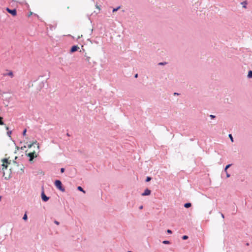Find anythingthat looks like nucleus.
Instances as JSON below:
<instances>
[{
    "label": "nucleus",
    "mask_w": 252,
    "mask_h": 252,
    "mask_svg": "<svg viewBox=\"0 0 252 252\" xmlns=\"http://www.w3.org/2000/svg\"><path fill=\"white\" fill-rule=\"evenodd\" d=\"M8 75L9 76H11V77H12L13 76V74L12 71L9 72L8 73Z\"/></svg>",
    "instance_id": "obj_14"
},
{
    "label": "nucleus",
    "mask_w": 252,
    "mask_h": 252,
    "mask_svg": "<svg viewBox=\"0 0 252 252\" xmlns=\"http://www.w3.org/2000/svg\"><path fill=\"white\" fill-rule=\"evenodd\" d=\"M56 187L61 191L63 192L65 191L64 189L62 187V184L60 180H56L55 182Z\"/></svg>",
    "instance_id": "obj_2"
},
{
    "label": "nucleus",
    "mask_w": 252,
    "mask_h": 252,
    "mask_svg": "<svg viewBox=\"0 0 252 252\" xmlns=\"http://www.w3.org/2000/svg\"><path fill=\"white\" fill-rule=\"evenodd\" d=\"M79 49V47L77 45L73 46L71 49L70 52L71 53H73L74 52L77 51Z\"/></svg>",
    "instance_id": "obj_5"
},
{
    "label": "nucleus",
    "mask_w": 252,
    "mask_h": 252,
    "mask_svg": "<svg viewBox=\"0 0 252 252\" xmlns=\"http://www.w3.org/2000/svg\"><path fill=\"white\" fill-rule=\"evenodd\" d=\"M8 134H10L11 133V131H9L7 132Z\"/></svg>",
    "instance_id": "obj_33"
},
{
    "label": "nucleus",
    "mask_w": 252,
    "mask_h": 252,
    "mask_svg": "<svg viewBox=\"0 0 252 252\" xmlns=\"http://www.w3.org/2000/svg\"><path fill=\"white\" fill-rule=\"evenodd\" d=\"M210 117H211L212 118H215V116L211 115H210Z\"/></svg>",
    "instance_id": "obj_29"
},
{
    "label": "nucleus",
    "mask_w": 252,
    "mask_h": 252,
    "mask_svg": "<svg viewBox=\"0 0 252 252\" xmlns=\"http://www.w3.org/2000/svg\"><path fill=\"white\" fill-rule=\"evenodd\" d=\"M33 144H35L37 145V147H38V148H39L38 144V143H37V142H36V141H35V142H34L32 143V144H30V145L29 146V148H31V147L33 145Z\"/></svg>",
    "instance_id": "obj_11"
},
{
    "label": "nucleus",
    "mask_w": 252,
    "mask_h": 252,
    "mask_svg": "<svg viewBox=\"0 0 252 252\" xmlns=\"http://www.w3.org/2000/svg\"><path fill=\"white\" fill-rule=\"evenodd\" d=\"M162 243L164 244H170V242L169 241H167V240L163 241Z\"/></svg>",
    "instance_id": "obj_13"
},
{
    "label": "nucleus",
    "mask_w": 252,
    "mask_h": 252,
    "mask_svg": "<svg viewBox=\"0 0 252 252\" xmlns=\"http://www.w3.org/2000/svg\"><path fill=\"white\" fill-rule=\"evenodd\" d=\"M6 11L14 16H16L17 14V11L15 9H10L9 8H7Z\"/></svg>",
    "instance_id": "obj_4"
},
{
    "label": "nucleus",
    "mask_w": 252,
    "mask_h": 252,
    "mask_svg": "<svg viewBox=\"0 0 252 252\" xmlns=\"http://www.w3.org/2000/svg\"><path fill=\"white\" fill-rule=\"evenodd\" d=\"M64 169L63 168H62L61 169V172L62 173H63V172H64Z\"/></svg>",
    "instance_id": "obj_24"
},
{
    "label": "nucleus",
    "mask_w": 252,
    "mask_h": 252,
    "mask_svg": "<svg viewBox=\"0 0 252 252\" xmlns=\"http://www.w3.org/2000/svg\"><path fill=\"white\" fill-rule=\"evenodd\" d=\"M119 8H120V7H118L116 8H114L113 10V12H114L117 11Z\"/></svg>",
    "instance_id": "obj_19"
},
{
    "label": "nucleus",
    "mask_w": 252,
    "mask_h": 252,
    "mask_svg": "<svg viewBox=\"0 0 252 252\" xmlns=\"http://www.w3.org/2000/svg\"><path fill=\"white\" fill-rule=\"evenodd\" d=\"M182 239H183V240H187V239H188V236H187V235H184V236H183L182 237Z\"/></svg>",
    "instance_id": "obj_16"
},
{
    "label": "nucleus",
    "mask_w": 252,
    "mask_h": 252,
    "mask_svg": "<svg viewBox=\"0 0 252 252\" xmlns=\"http://www.w3.org/2000/svg\"><path fill=\"white\" fill-rule=\"evenodd\" d=\"M166 64V63H158V64H159V65H163V64Z\"/></svg>",
    "instance_id": "obj_27"
},
{
    "label": "nucleus",
    "mask_w": 252,
    "mask_h": 252,
    "mask_svg": "<svg viewBox=\"0 0 252 252\" xmlns=\"http://www.w3.org/2000/svg\"><path fill=\"white\" fill-rule=\"evenodd\" d=\"M2 120H3V118L0 117V125H4V123H3V121H2Z\"/></svg>",
    "instance_id": "obj_12"
},
{
    "label": "nucleus",
    "mask_w": 252,
    "mask_h": 252,
    "mask_svg": "<svg viewBox=\"0 0 252 252\" xmlns=\"http://www.w3.org/2000/svg\"><path fill=\"white\" fill-rule=\"evenodd\" d=\"M6 129L7 130H8V126H6Z\"/></svg>",
    "instance_id": "obj_36"
},
{
    "label": "nucleus",
    "mask_w": 252,
    "mask_h": 252,
    "mask_svg": "<svg viewBox=\"0 0 252 252\" xmlns=\"http://www.w3.org/2000/svg\"><path fill=\"white\" fill-rule=\"evenodd\" d=\"M23 220H26L28 219V217H27V215L26 214H25L23 218Z\"/></svg>",
    "instance_id": "obj_15"
},
{
    "label": "nucleus",
    "mask_w": 252,
    "mask_h": 252,
    "mask_svg": "<svg viewBox=\"0 0 252 252\" xmlns=\"http://www.w3.org/2000/svg\"><path fill=\"white\" fill-rule=\"evenodd\" d=\"M1 161L2 162V169L4 170V169H7L8 165L10 164L11 161H8L7 158H3L1 159Z\"/></svg>",
    "instance_id": "obj_1"
},
{
    "label": "nucleus",
    "mask_w": 252,
    "mask_h": 252,
    "mask_svg": "<svg viewBox=\"0 0 252 252\" xmlns=\"http://www.w3.org/2000/svg\"><path fill=\"white\" fill-rule=\"evenodd\" d=\"M191 206V204L190 203H187L185 204L184 207L185 208H189Z\"/></svg>",
    "instance_id": "obj_8"
},
{
    "label": "nucleus",
    "mask_w": 252,
    "mask_h": 252,
    "mask_svg": "<svg viewBox=\"0 0 252 252\" xmlns=\"http://www.w3.org/2000/svg\"><path fill=\"white\" fill-rule=\"evenodd\" d=\"M137 76H138V74H136L135 75V78H137Z\"/></svg>",
    "instance_id": "obj_32"
},
{
    "label": "nucleus",
    "mask_w": 252,
    "mask_h": 252,
    "mask_svg": "<svg viewBox=\"0 0 252 252\" xmlns=\"http://www.w3.org/2000/svg\"><path fill=\"white\" fill-rule=\"evenodd\" d=\"M82 36V34L78 35L77 39L80 38V37H81Z\"/></svg>",
    "instance_id": "obj_25"
},
{
    "label": "nucleus",
    "mask_w": 252,
    "mask_h": 252,
    "mask_svg": "<svg viewBox=\"0 0 252 252\" xmlns=\"http://www.w3.org/2000/svg\"><path fill=\"white\" fill-rule=\"evenodd\" d=\"M54 222H55L56 224H57V225H59V223H59V222H58V221H57V220H55Z\"/></svg>",
    "instance_id": "obj_26"
},
{
    "label": "nucleus",
    "mask_w": 252,
    "mask_h": 252,
    "mask_svg": "<svg viewBox=\"0 0 252 252\" xmlns=\"http://www.w3.org/2000/svg\"><path fill=\"white\" fill-rule=\"evenodd\" d=\"M226 177H227V178L229 177H230V175H229V174L227 173V174H226Z\"/></svg>",
    "instance_id": "obj_30"
},
{
    "label": "nucleus",
    "mask_w": 252,
    "mask_h": 252,
    "mask_svg": "<svg viewBox=\"0 0 252 252\" xmlns=\"http://www.w3.org/2000/svg\"><path fill=\"white\" fill-rule=\"evenodd\" d=\"M77 189L79 190L82 191L83 193H85V191L82 189V187L79 186V187H78Z\"/></svg>",
    "instance_id": "obj_9"
},
{
    "label": "nucleus",
    "mask_w": 252,
    "mask_h": 252,
    "mask_svg": "<svg viewBox=\"0 0 252 252\" xmlns=\"http://www.w3.org/2000/svg\"><path fill=\"white\" fill-rule=\"evenodd\" d=\"M27 156L30 158V161H32L34 158H36L37 156V154L35 153V152L34 151L33 152L29 153L27 155Z\"/></svg>",
    "instance_id": "obj_3"
},
{
    "label": "nucleus",
    "mask_w": 252,
    "mask_h": 252,
    "mask_svg": "<svg viewBox=\"0 0 252 252\" xmlns=\"http://www.w3.org/2000/svg\"><path fill=\"white\" fill-rule=\"evenodd\" d=\"M177 94H178L176 93H174V95H177Z\"/></svg>",
    "instance_id": "obj_35"
},
{
    "label": "nucleus",
    "mask_w": 252,
    "mask_h": 252,
    "mask_svg": "<svg viewBox=\"0 0 252 252\" xmlns=\"http://www.w3.org/2000/svg\"><path fill=\"white\" fill-rule=\"evenodd\" d=\"M26 131H27L26 129H25V130H24V131H23V135H24V136H25V135H26Z\"/></svg>",
    "instance_id": "obj_22"
},
{
    "label": "nucleus",
    "mask_w": 252,
    "mask_h": 252,
    "mask_svg": "<svg viewBox=\"0 0 252 252\" xmlns=\"http://www.w3.org/2000/svg\"><path fill=\"white\" fill-rule=\"evenodd\" d=\"M231 166V164H228L226 166L225 168V171L226 172V170L227 169Z\"/></svg>",
    "instance_id": "obj_18"
},
{
    "label": "nucleus",
    "mask_w": 252,
    "mask_h": 252,
    "mask_svg": "<svg viewBox=\"0 0 252 252\" xmlns=\"http://www.w3.org/2000/svg\"><path fill=\"white\" fill-rule=\"evenodd\" d=\"M143 206H142V205H141V206H140L139 207V209H143Z\"/></svg>",
    "instance_id": "obj_31"
},
{
    "label": "nucleus",
    "mask_w": 252,
    "mask_h": 252,
    "mask_svg": "<svg viewBox=\"0 0 252 252\" xmlns=\"http://www.w3.org/2000/svg\"><path fill=\"white\" fill-rule=\"evenodd\" d=\"M221 217H222V218H224V215L222 214H221Z\"/></svg>",
    "instance_id": "obj_34"
},
{
    "label": "nucleus",
    "mask_w": 252,
    "mask_h": 252,
    "mask_svg": "<svg viewBox=\"0 0 252 252\" xmlns=\"http://www.w3.org/2000/svg\"><path fill=\"white\" fill-rule=\"evenodd\" d=\"M248 77L249 78L252 77V71L250 70V71H249V73H248Z\"/></svg>",
    "instance_id": "obj_10"
},
{
    "label": "nucleus",
    "mask_w": 252,
    "mask_h": 252,
    "mask_svg": "<svg viewBox=\"0 0 252 252\" xmlns=\"http://www.w3.org/2000/svg\"><path fill=\"white\" fill-rule=\"evenodd\" d=\"M41 196H42V200L44 201H47L49 199V198L45 195V194L44 193V192H42V193L41 194Z\"/></svg>",
    "instance_id": "obj_7"
},
{
    "label": "nucleus",
    "mask_w": 252,
    "mask_h": 252,
    "mask_svg": "<svg viewBox=\"0 0 252 252\" xmlns=\"http://www.w3.org/2000/svg\"><path fill=\"white\" fill-rule=\"evenodd\" d=\"M32 12H30V13H29L28 16L30 17L32 15Z\"/></svg>",
    "instance_id": "obj_28"
},
{
    "label": "nucleus",
    "mask_w": 252,
    "mask_h": 252,
    "mask_svg": "<svg viewBox=\"0 0 252 252\" xmlns=\"http://www.w3.org/2000/svg\"><path fill=\"white\" fill-rule=\"evenodd\" d=\"M151 180V178L150 177H147V179H146V182H149V181H150Z\"/></svg>",
    "instance_id": "obj_21"
},
{
    "label": "nucleus",
    "mask_w": 252,
    "mask_h": 252,
    "mask_svg": "<svg viewBox=\"0 0 252 252\" xmlns=\"http://www.w3.org/2000/svg\"><path fill=\"white\" fill-rule=\"evenodd\" d=\"M151 193V191L147 189L145 190L144 192L143 193H142V196H146V195H149Z\"/></svg>",
    "instance_id": "obj_6"
},
{
    "label": "nucleus",
    "mask_w": 252,
    "mask_h": 252,
    "mask_svg": "<svg viewBox=\"0 0 252 252\" xmlns=\"http://www.w3.org/2000/svg\"><path fill=\"white\" fill-rule=\"evenodd\" d=\"M247 4V2L246 1H244L243 2H242V4H243V7L246 8V5Z\"/></svg>",
    "instance_id": "obj_17"
},
{
    "label": "nucleus",
    "mask_w": 252,
    "mask_h": 252,
    "mask_svg": "<svg viewBox=\"0 0 252 252\" xmlns=\"http://www.w3.org/2000/svg\"><path fill=\"white\" fill-rule=\"evenodd\" d=\"M167 232L168 233L171 234V233H172V231H171V230H170V229H168V230H167Z\"/></svg>",
    "instance_id": "obj_23"
},
{
    "label": "nucleus",
    "mask_w": 252,
    "mask_h": 252,
    "mask_svg": "<svg viewBox=\"0 0 252 252\" xmlns=\"http://www.w3.org/2000/svg\"><path fill=\"white\" fill-rule=\"evenodd\" d=\"M229 138H230L231 141L232 142H233V137H232V135H231V134H229Z\"/></svg>",
    "instance_id": "obj_20"
}]
</instances>
